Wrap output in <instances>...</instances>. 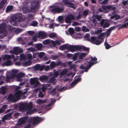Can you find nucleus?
<instances>
[{"mask_svg":"<svg viewBox=\"0 0 128 128\" xmlns=\"http://www.w3.org/2000/svg\"><path fill=\"white\" fill-rule=\"evenodd\" d=\"M98 62H86V63H84V65L80 66L79 68L81 69H83L84 70V71L87 72L88 70L93 64Z\"/></svg>","mask_w":128,"mask_h":128,"instance_id":"nucleus-1","label":"nucleus"},{"mask_svg":"<svg viewBox=\"0 0 128 128\" xmlns=\"http://www.w3.org/2000/svg\"><path fill=\"white\" fill-rule=\"evenodd\" d=\"M60 4L62 5H64L67 6L68 7L72 8L74 9L76 8L75 5L70 2L68 0H62V1L60 3Z\"/></svg>","mask_w":128,"mask_h":128,"instance_id":"nucleus-2","label":"nucleus"},{"mask_svg":"<svg viewBox=\"0 0 128 128\" xmlns=\"http://www.w3.org/2000/svg\"><path fill=\"white\" fill-rule=\"evenodd\" d=\"M30 82L32 87L34 88L37 87L39 86L40 84L36 78H31L30 79Z\"/></svg>","mask_w":128,"mask_h":128,"instance_id":"nucleus-3","label":"nucleus"},{"mask_svg":"<svg viewBox=\"0 0 128 128\" xmlns=\"http://www.w3.org/2000/svg\"><path fill=\"white\" fill-rule=\"evenodd\" d=\"M10 52L11 53H13L16 55H17L20 53L22 52V50L21 48L16 47L13 48V50H11Z\"/></svg>","mask_w":128,"mask_h":128,"instance_id":"nucleus-4","label":"nucleus"},{"mask_svg":"<svg viewBox=\"0 0 128 128\" xmlns=\"http://www.w3.org/2000/svg\"><path fill=\"white\" fill-rule=\"evenodd\" d=\"M68 50L70 52H74L76 50H79L80 49V46H74L70 45H68Z\"/></svg>","mask_w":128,"mask_h":128,"instance_id":"nucleus-5","label":"nucleus"},{"mask_svg":"<svg viewBox=\"0 0 128 128\" xmlns=\"http://www.w3.org/2000/svg\"><path fill=\"white\" fill-rule=\"evenodd\" d=\"M74 16L72 14H70L66 17L65 22L67 23H70L71 22V20H74Z\"/></svg>","mask_w":128,"mask_h":128,"instance_id":"nucleus-6","label":"nucleus"},{"mask_svg":"<svg viewBox=\"0 0 128 128\" xmlns=\"http://www.w3.org/2000/svg\"><path fill=\"white\" fill-rule=\"evenodd\" d=\"M7 99L9 102H16L17 100L14 95L12 94H9L8 97Z\"/></svg>","mask_w":128,"mask_h":128,"instance_id":"nucleus-7","label":"nucleus"},{"mask_svg":"<svg viewBox=\"0 0 128 128\" xmlns=\"http://www.w3.org/2000/svg\"><path fill=\"white\" fill-rule=\"evenodd\" d=\"M61 62L59 61L58 62H54L52 61L50 64V66L51 69L54 68L56 66H58L60 64Z\"/></svg>","mask_w":128,"mask_h":128,"instance_id":"nucleus-8","label":"nucleus"},{"mask_svg":"<svg viewBox=\"0 0 128 128\" xmlns=\"http://www.w3.org/2000/svg\"><path fill=\"white\" fill-rule=\"evenodd\" d=\"M7 26V24L4 22H2L0 25V34H2L4 32L6 29V27Z\"/></svg>","mask_w":128,"mask_h":128,"instance_id":"nucleus-9","label":"nucleus"},{"mask_svg":"<svg viewBox=\"0 0 128 128\" xmlns=\"http://www.w3.org/2000/svg\"><path fill=\"white\" fill-rule=\"evenodd\" d=\"M28 118V116H26L20 118L18 121L19 124L20 125L26 123L27 121Z\"/></svg>","mask_w":128,"mask_h":128,"instance_id":"nucleus-10","label":"nucleus"},{"mask_svg":"<svg viewBox=\"0 0 128 128\" xmlns=\"http://www.w3.org/2000/svg\"><path fill=\"white\" fill-rule=\"evenodd\" d=\"M12 113H10L4 115L2 119V122H4L5 120H10L11 118Z\"/></svg>","mask_w":128,"mask_h":128,"instance_id":"nucleus-11","label":"nucleus"},{"mask_svg":"<svg viewBox=\"0 0 128 128\" xmlns=\"http://www.w3.org/2000/svg\"><path fill=\"white\" fill-rule=\"evenodd\" d=\"M19 109L21 111H26V103H20L19 104Z\"/></svg>","mask_w":128,"mask_h":128,"instance_id":"nucleus-12","label":"nucleus"},{"mask_svg":"<svg viewBox=\"0 0 128 128\" xmlns=\"http://www.w3.org/2000/svg\"><path fill=\"white\" fill-rule=\"evenodd\" d=\"M41 120V119L39 117H34L33 119L32 124L34 125L37 124L40 122Z\"/></svg>","mask_w":128,"mask_h":128,"instance_id":"nucleus-13","label":"nucleus"},{"mask_svg":"<svg viewBox=\"0 0 128 128\" xmlns=\"http://www.w3.org/2000/svg\"><path fill=\"white\" fill-rule=\"evenodd\" d=\"M22 12L24 14H26L28 12L31 11V10H30L29 7L28 6L24 5L22 8Z\"/></svg>","mask_w":128,"mask_h":128,"instance_id":"nucleus-14","label":"nucleus"},{"mask_svg":"<svg viewBox=\"0 0 128 128\" xmlns=\"http://www.w3.org/2000/svg\"><path fill=\"white\" fill-rule=\"evenodd\" d=\"M10 22L12 26H18L20 23V21L19 20H18L16 22L15 21L14 19H12L10 20Z\"/></svg>","mask_w":128,"mask_h":128,"instance_id":"nucleus-15","label":"nucleus"},{"mask_svg":"<svg viewBox=\"0 0 128 128\" xmlns=\"http://www.w3.org/2000/svg\"><path fill=\"white\" fill-rule=\"evenodd\" d=\"M24 74L22 72L18 73L16 77L17 80L19 82H22V80L21 78L24 76Z\"/></svg>","mask_w":128,"mask_h":128,"instance_id":"nucleus-16","label":"nucleus"},{"mask_svg":"<svg viewBox=\"0 0 128 128\" xmlns=\"http://www.w3.org/2000/svg\"><path fill=\"white\" fill-rule=\"evenodd\" d=\"M22 92L21 91L18 90L14 94L17 100H18L21 96Z\"/></svg>","mask_w":128,"mask_h":128,"instance_id":"nucleus-17","label":"nucleus"},{"mask_svg":"<svg viewBox=\"0 0 128 128\" xmlns=\"http://www.w3.org/2000/svg\"><path fill=\"white\" fill-rule=\"evenodd\" d=\"M26 111L30 110L32 108L33 106L32 102H30L29 104L26 103Z\"/></svg>","mask_w":128,"mask_h":128,"instance_id":"nucleus-18","label":"nucleus"},{"mask_svg":"<svg viewBox=\"0 0 128 128\" xmlns=\"http://www.w3.org/2000/svg\"><path fill=\"white\" fill-rule=\"evenodd\" d=\"M78 58L82 60L88 54L86 53H78Z\"/></svg>","mask_w":128,"mask_h":128,"instance_id":"nucleus-19","label":"nucleus"},{"mask_svg":"<svg viewBox=\"0 0 128 128\" xmlns=\"http://www.w3.org/2000/svg\"><path fill=\"white\" fill-rule=\"evenodd\" d=\"M48 79V77L46 75H43L39 78V79L41 82H44L47 81Z\"/></svg>","mask_w":128,"mask_h":128,"instance_id":"nucleus-20","label":"nucleus"},{"mask_svg":"<svg viewBox=\"0 0 128 128\" xmlns=\"http://www.w3.org/2000/svg\"><path fill=\"white\" fill-rule=\"evenodd\" d=\"M51 43L54 47H55L56 45H60L61 44L60 41L58 40H56L55 41L51 40Z\"/></svg>","mask_w":128,"mask_h":128,"instance_id":"nucleus-21","label":"nucleus"},{"mask_svg":"<svg viewBox=\"0 0 128 128\" xmlns=\"http://www.w3.org/2000/svg\"><path fill=\"white\" fill-rule=\"evenodd\" d=\"M38 2H34V6H32L30 7L31 10H34L38 8Z\"/></svg>","mask_w":128,"mask_h":128,"instance_id":"nucleus-22","label":"nucleus"},{"mask_svg":"<svg viewBox=\"0 0 128 128\" xmlns=\"http://www.w3.org/2000/svg\"><path fill=\"white\" fill-rule=\"evenodd\" d=\"M35 48L38 50H41L42 48L43 45L42 44H36Z\"/></svg>","mask_w":128,"mask_h":128,"instance_id":"nucleus-23","label":"nucleus"},{"mask_svg":"<svg viewBox=\"0 0 128 128\" xmlns=\"http://www.w3.org/2000/svg\"><path fill=\"white\" fill-rule=\"evenodd\" d=\"M80 48L79 49V51L81 50L82 49L83 50L88 51V52H89V48H86L83 46H80Z\"/></svg>","mask_w":128,"mask_h":128,"instance_id":"nucleus-24","label":"nucleus"},{"mask_svg":"<svg viewBox=\"0 0 128 128\" xmlns=\"http://www.w3.org/2000/svg\"><path fill=\"white\" fill-rule=\"evenodd\" d=\"M57 13H60L62 12L64 10V7L63 6H62L60 7H59L58 6H56Z\"/></svg>","mask_w":128,"mask_h":128,"instance_id":"nucleus-25","label":"nucleus"},{"mask_svg":"<svg viewBox=\"0 0 128 128\" xmlns=\"http://www.w3.org/2000/svg\"><path fill=\"white\" fill-rule=\"evenodd\" d=\"M68 45H67L66 44L60 46L59 47V48L60 50H64L66 49H67L68 50Z\"/></svg>","mask_w":128,"mask_h":128,"instance_id":"nucleus-26","label":"nucleus"},{"mask_svg":"<svg viewBox=\"0 0 128 128\" xmlns=\"http://www.w3.org/2000/svg\"><path fill=\"white\" fill-rule=\"evenodd\" d=\"M0 93L3 95L5 94L6 93V88L4 86L2 87L0 90Z\"/></svg>","mask_w":128,"mask_h":128,"instance_id":"nucleus-27","label":"nucleus"},{"mask_svg":"<svg viewBox=\"0 0 128 128\" xmlns=\"http://www.w3.org/2000/svg\"><path fill=\"white\" fill-rule=\"evenodd\" d=\"M97 38L96 37L94 36H92L90 38V39L88 40L89 41L91 42L92 41V44H94L96 40V39Z\"/></svg>","mask_w":128,"mask_h":128,"instance_id":"nucleus-28","label":"nucleus"},{"mask_svg":"<svg viewBox=\"0 0 128 128\" xmlns=\"http://www.w3.org/2000/svg\"><path fill=\"white\" fill-rule=\"evenodd\" d=\"M105 32H102L98 36V40L100 39L102 40V37L104 36L105 35Z\"/></svg>","mask_w":128,"mask_h":128,"instance_id":"nucleus-29","label":"nucleus"},{"mask_svg":"<svg viewBox=\"0 0 128 128\" xmlns=\"http://www.w3.org/2000/svg\"><path fill=\"white\" fill-rule=\"evenodd\" d=\"M68 72L67 69H64L60 73V75L61 76H63L66 74Z\"/></svg>","mask_w":128,"mask_h":128,"instance_id":"nucleus-30","label":"nucleus"},{"mask_svg":"<svg viewBox=\"0 0 128 128\" xmlns=\"http://www.w3.org/2000/svg\"><path fill=\"white\" fill-rule=\"evenodd\" d=\"M50 43H51V40L49 39L45 40L42 42L43 44L44 45L48 44Z\"/></svg>","mask_w":128,"mask_h":128,"instance_id":"nucleus-31","label":"nucleus"},{"mask_svg":"<svg viewBox=\"0 0 128 128\" xmlns=\"http://www.w3.org/2000/svg\"><path fill=\"white\" fill-rule=\"evenodd\" d=\"M13 8V6H8L6 8V12H8L12 10Z\"/></svg>","mask_w":128,"mask_h":128,"instance_id":"nucleus-32","label":"nucleus"},{"mask_svg":"<svg viewBox=\"0 0 128 128\" xmlns=\"http://www.w3.org/2000/svg\"><path fill=\"white\" fill-rule=\"evenodd\" d=\"M46 35V34L45 33L42 32H39L38 34V36L39 37H44Z\"/></svg>","mask_w":128,"mask_h":128,"instance_id":"nucleus-33","label":"nucleus"},{"mask_svg":"<svg viewBox=\"0 0 128 128\" xmlns=\"http://www.w3.org/2000/svg\"><path fill=\"white\" fill-rule=\"evenodd\" d=\"M55 6V7L54 8L51 9V12L52 13H57L56 6Z\"/></svg>","mask_w":128,"mask_h":128,"instance_id":"nucleus-34","label":"nucleus"},{"mask_svg":"<svg viewBox=\"0 0 128 128\" xmlns=\"http://www.w3.org/2000/svg\"><path fill=\"white\" fill-rule=\"evenodd\" d=\"M12 62L10 60H7L6 62L4 63V64L6 66H9L11 65Z\"/></svg>","mask_w":128,"mask_h":128,"instance_id":"nucleus-35","label":"nucleus"},{"mask_svg":"<svg viewBox=\"0 0 128 128\" xmlns=\"http://www.w3.org/2000/svg\"><path fill=\"white\" fill-rule=\"evenodd\" d=\"M106 8L109 10H114L116 8L115 7H112L111 6H106Z\"/></svg>","mask_w":128,"mask_h":128,"instance_id":"nucleus-36","label":"nucleus"},{"mask_svg":"<svg viewBox=\"0 0 128 128\" xmlns=\"http://www.w3.org/2000/svg\"><path fill=\"white\" fill-rule=\"evenodd\" d=\"M46 102V100H42L39 99L38 100L37 102L39 104H41L45 103Z\"/></svg>","mask_w":128,"mask_h":128,"instance_id":"nucleus-37","label":"nucleus"},{"mask_svg":"<svg viewBox=\"0 0 128 128\" xmlns=\"http://www.w3.org/2000/svg\"><path fill=\"white\" fill-rule=\"evenodd\" d=\"M38 24V22L36 20L33 21L30 23L31 26H36Z\"/></svg>","mask_w":128,"mask_h":128,"instance_id":"nucleus-38","label":"nucleus"},{"mask_svg":"<svg viewBox=\"0 0 128 128\" xmlns=\"http://www.w3.org/2000/svg\"><path fill=\"white\" fill-rule=\"evenodd\" d=\"M104 44L105 48L106 49H108L111 47V46L107 43L106 41L104 42Z\"/></svg>","mask_w":128,"mask_h":128,"instance_id":"nucleus-39","label":"nucleus"},{"mask_svg":"<svg viewBox=\"0 0 128 128\" xmlns=\"http://www.w3.org/2000/svg\"><path fill=\"white\" fill-rule=\"evenodd\" d=\"M68 32L70 34H72L74 33V30L73 28H68Z\"/></svg>","mask_w":128,"mask_h":128,"instance_id":"nucleus-40","label":"nucleus"},{"mask_svg":"<svg viewBox=\"0 0 128 128\" xmlns=\"http://www.w3.org/2000/svg\"><path fill=\"white\" fill-rule=\"evenodd\" d=\"M4 60L7 59V60H9V59L11 58V56L10 55L6 54L3 57Z\"/></svg>","mask_w":128,"mask_h":128,"instance_id":"nucleus-41","label":"nucleus"},{"mask_svg":"<svg viewBox=\"0 0 128 128\" xmlns=\"http://www.w3.org/2000/svg\"><path fill=\"white\" fill-rule=\"evenodd\" d=\"M95 18L98 20V22H100L102 18V17L98 15H95Z\"/></svg>","mask_w":128,"mask_h":128,"instance_id":"nucleus-42","label":"nucleus"},{"mask_svg":"<svg viewBox=\"0 0 128 128\" xmlns=\"http://www.w3.org/2000/svg\"><path fill=\"white\" fill-rule=\"evenodd\" d=\"M56 36V34H54V33H50L49 35V37L51 38H55Z\"/></svg>","mask_w":128,"mask_h":128,"instance_id":"nucleus-43","label":"nucleus"},{"mask_svg":"<svg viewBox=\"0 0 128 128\" xmlns=\"http://www.w3.org/2000/svg\"><path fill=\"white\" fill-rule=\"evenodd\" d=\"M40 67V65L39 64H36L34 67V70L36 71H38L39 70Z\"/></svg>","mask_w":128,"mask_h":128,"instance_id":"nucleus-44","label":"nucleus"},{"mask_svg":"<svg viewBox=\"0 0 128 128\" xmlns=\"http://www.w3.org/2000/svg\"><path fill=\"white\" fill-rule=\"evenodd\" d=\"M58 20L59 22H62L64 20L63 18L61 16H59L58 17Z\"/></svg>","mask_w":128,"mask_h":128,"instance_id":"nucleus-45","label":"nucleus"},{"mask_svg":"<svg viewBox=\"0 0 128 128\" xmlns=\"http://www.w3.org/2000/svg\"><path fill=\"white\" fill-rule=\"evenodd\" d=\"M78 54H79L78 53L74 54L72 57V59L74 60H76L77 57H78Z\"/></svg>","mask_w":128,"mask_h":128,"instance_id":"nucleus-46","label":"nucleus"},{"mask_svg":"<svg viewBox=\"0 0 128 128\" xmlns=\"http://www.w3.org/2000/svg\"><path fill=\"white\" fill-rule=\"evenodd\" d=\"M31 62L30 61H28L25 62L23 64L26 66H27L30 64Z\"/></svg>","mask_w":128,"mask_h":128,"instance_id":"nucleus-47","label":"nucleus"},{"mask_svg":"<svg viewBox=\"0 0 128 128\" xmlns=\"http://www.w3.org/2000/svg\"><path fill=\"white\" fill-rule=\"evenodd\" d=\"M110 26V24L108 23H105L102 27L103 28H106L109 27Z\"/></svg>","mask_w":128,"mask_h":128,"instance_id":"nucleus-48","label":"nucleus"},{"mask_svg":"<svg viewBox=\"0 0 128 128\" xmlns=\"http://www.w3.org/2000/svg\"><path fill=\"white\" fill-rule=\"evenodd\" d=\"M50 83H47V84L44 85L43 86V88L45 89H46L47 88V87L50 86Z\"/></svg>","mask_w":128,"mask_h":128,"instance_id":"nucleus-49","label":"nucleus"},{"mask_svg":"<svg viewBox=\"0 0 128 128\" xmlns=\"http://www.w3.org/2000/svg\"><path fill=\"white\" fill-rule=\"evenodd\" d=\"M102 42L101 41L99 40L96 39L95 42L94 44H96L97 45H98L100 44Z\"/></svg>","mask_w":128,"mask_h":128,"instance_id":"nucleus-50","label":"nucleus"},{"mask_svg":"<svg viewBox=\"0 0 128 128\" xmlns=\"http://www.w3.org/2000/svg\"><path fill=\"white\" fill-rule=\"evenodd\" d=\"M82 30L83 31L85 32H88L89 30V29L86 28L85 26L83 27Z\"/></svg>","mask_w":128,"mask_h":128,"instance_id":"nucleus-51","label":"nucleus"},{"mask_svg":"<svg viewBox=\"0 0 128 128\" xmlns=\"http://www.w3.org/2000/svg\"><path fill=\"white\" fill-rule=\"evenodd\" d=\"M44 53L43 52H41L38 54V56L41 58L43 57L44 55Z\"/></svg>","mask_w":128,"mask_h":128,"instance_id":"nucleus-52","label":"nucleus"},{"mask_svg":"<svg viewBox=\"0 0 128 128\" xmlns=\"http://www.w3.org/2000/svg\"><path fill=\"white\" fill-rule=\"evenodd\" d=\"M111 32L108 29L106 32H105L106 34V36L107 37L109 36H110Z\"/></svg>","mask_w":128,"mask_h":128,"instance_id":"nucleus-53","label":"nucleus"},{"mask_svg":"<svg viewBox=\"0 0 128 128\" xmlns=\"http://www.w3.org/2000/svg\"><path fill=\"white\" fill-rule=\"evenodd\" d=\"M88 14V11L87 10H84L83 12V15L84 16H86Z\"/></svg>","mask_w":128,"mask_h":128,"instance_id":"nucleus-54","label":"nucleus"},{"mask_svg":"<svg viewBox=\"0 0 128 128\" xmlns=\"http://www.w3.org/2000/svg\"><path fill=\"white\" fill-rule=\"evenodd\" d=\"M38 96L39 97L41 98H42L44 96V94L41 92H39Z\"/></svg>","mask_w":128,"mask_h":128,"instance_id":"nucleus-55","label":"nucleus"},{"mask_svg":"<svg viewBox=\"0 0 128 128\" xmlns=\"http://www.w3.org/2000/svg\"><path fill=\"white\" fill-rule=\"evenodd\" d=\"M53 60H55L57 59L58 58V56L55 55H52L51 56Z\"/></svg>","mask_w":128,"mask_h":128,"instance_id":"nucleus-56","label":"nucleus"},{"mask_svg":"<svg viewBox=\"0 0 128 128\" xmlns=\"http://www.w3.org/2000/svg\"><path fill=\"white\" fill-rule=\"evenodd\" d=\"M102 31V28H101L100 29L97 30L95 32V34H96L101 33Z\"/></svg>","mask_w":128,"mask_h":128,"instance_id":"nucleus-57","label":"nucleus"},{"mask_svg":"<svg viewBox=\"0 0 128 128\" xmlns=\"http://www.w3.org/2000/svg\"><path fill=\"white\" fill-rule=\"evenodd\" d=\"M97 59L95 57H92L90 61L92 62V61L94 62L97 60Z\"/></svg>","mask_w":128,"mask_h":128,"instance_id":"nucleus-58","label":"nucleus"},{"mask_svg":"<svg viewBox=\"0 0 128 128\" xmlns=\"http://www.w3.org/2000/svg\"><path fill=\"white\" fill-rule=\"evenodd\" d=\"M104 19H102L100 22V24L101 26H102L104 25Z\"/></svg>","mask_w":128,"mask_h":128,"instance_id":"nucleus-59","label":"nucleus"},{"mask_svg":"<svg viewBox=\"0 0 128 128\" xmlns=\"http://www.w3.org/2000/svg\"><path fill=\"white\" fill-rule=\"evenodd\" d=\"M35 108H34L33 110H29L28 111V112H29V113L30 114H33L34 113L35 110Z\"/></svg>","mask_w":128,"mask_h":128,"instance_id":"nucleus-60","label":"nucleus"},{"mask_svg":"<svg viewBox=\"0 0 128 128\" xmlns=\"http://www.w3.org/2000/svg\"><path fill=\"white\" fill-rule=\"evenodd\" d=\"M22 31V30L21 29L19 28H17L15 30V32L17 33L18 34L20 32Z\"/></svg>","mask_w":128,"mask_h":128,"instance_id":"nucleus-61","label":"nucleus"},{"mask_svg":"<svg viewBox=\"0 0 128 128\" xmlns=\"http://www.w3.org/2000/svg\"><path fill=\"white\" fill-rule=\"evenodd\" d=\"M76 84V82H75V80L73 81L71 83V84H70V86L72 87H74Z\"/></svg>","mask_w":128,"mask_h":128,"instance_id":"nucleus-62","label":"nucleus"},{"mask_svg":"<svg viewBox=\"0 0 128 128\" xmlns=\"http://www.w3.org/2000/svg\"><path fill=\"white\" fill-rule=\"evenodd\" d=\"M115 26L111 27L109 28L108 30L111 32L112 30H115Z\"/></svg>","mask_w":128,"mask_h":128,"instance_id":"nucleus-63","label":"nucleus"},{"mask_svg":"<svg viewBox=\"0 0 128 128\" xmlns=\"http://www.w3.org/2000/svg\"><path fill=\"white\" fill-rule=\"evenodd\" d=\"M28 33L30 35H33L34 34V32L32 31H28Z\"/></svg>","mask_w":128,"mask_h":128,"instance_id":"nucleus-64","label":"nucleus"}]
</instances>
